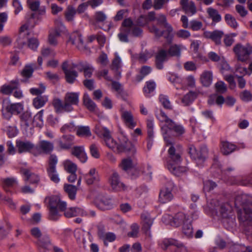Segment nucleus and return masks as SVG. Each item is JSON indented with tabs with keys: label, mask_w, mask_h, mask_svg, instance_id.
<instances>
[{
	"label": "nucleus",
	"mask_w": 252,
	"mask_h": 252,
	"mask_svg": "<svg viewBox=\"0 0 252 252\" xmlns=\"http://www.w3.org/2000/svg\"><path fill=\"white\" fill-rule=\"evenodd\" d=\"M30 33L28 23L21 26L19 30V35L16 42V46L19 49H23L27 46L30 49L35 51L37 49L39 42L35 37L29 38L28 36Z\"/></svg>",
	"instance_id": "1"
},
{
	"label": "nucleus",
	"mask_w": 252,
	"mask_h": 252,
	"mask_svg": "<svg viewBox=\"0 0 252 252\" xmlns=\"http://www.w3.org/2000/svg\"><path fill=\"white\" fill-rule=\"evenodd\" d=\"M156 118L164 125L161 127V130L163 134L167 133L168 130H172L177 135H181L185 132V129L183 126L176 124L172 120L168 118L165 112L161 109L156 112Z\"/></svg>",
	"instance_id": "2"
},
{
	"label": "nucleus",
	"mask_w": 252,
	"mask_h": 252,
	"mask_svg": "<svg viewBox=\"0 0 252 252\" xmlns=\"http://www.w3.org/2000/svg\"><path fill=\"white\" fill-rule=\"evenodd\" d=\"M162 220L164 223L177 227L181 226L190 219L189 215L183 211H180L175 214L173 217L169 215H164Z\"/></svg>",
	"instance_id": "3"
},
{
	"label": "nucleus",
	"mask_w": 252,
	"mask_h": 252,
	"mask_svg": "<svg viewBox=\"0 0 252 252\" xmlns=\"http://www.w3.org/2000/svg\"><path fill=\"white\" fill-rule=\"evenodd\" d=\"M164 139L166 145L170 146L168 150V153L171 159V161L169 162H175L177 164L180 163L181 161L180 153L181 147L180 145L175 146L172 140L166 136H164Z\"/></svg>",
	"instance_id": "4"
},
{
	"label": "nucleus",
	"mask_w": 252,
	"mask_h": 252,
	"mask_svg": "<svg viewBox=\"0 0 252 252\" xmlns=\"http://www.w3.org/2000/svg\"><path fill=\"white\" fill-rule=\"evenodd\" d=\"M58 162L57 157L54 154L51 155L49 158L48 166L46 168V171L49 178L52 182L56 184L60 181L59 175L56 169Z\"/></svg>",
	"instance_id": "5"
},
{
	"label": "nucleus",
	"mask_w": 252,
	"mask_h": 252,
	"mask_svg": "<svg viewBox=\"0 0 252 252\" xmlns=\"http://www.w3.org/2000/svg\"><path fill=\"white\" fill-rule=\"evenodd\" d=\"M189 153L197 165L202 166L207 157L208 150L205 147L196 149L194 146H191L189 148Z\"/></svg>",
	"instance_id": "6"
},
{
	"label": "nucleus",
	"mask_w": 252,
	"mask_h": 252,
	"mask_svg": "<svg viewBox=\"0 0 252 252\" xmlns=\"http://www.w3.org/2000/svg\"><path fill=\"white\" fill-rule=\"evenodd\" d=\"M23 109V105L19 103H11L9 102H4L2 108V114L3 117L9 120L13 114H19Z\"/></svg>",
	"instance_id": "7"
},
{
	"label": "nucleus",
	"mask_w": 252,
	"mask_h": 252,
	"mask_svg": "<svg viewBox=\"0 0 252 252\" xmlns=\"http://www.w3.org/2000/svg\"><path fill=\"white\" fill-rule=\"evenodd\" d=\"M95 133L102 138L107 147L114 148L115 145L114 139L112 138L110 130L106 127L98 125L95 128Z\"/></svg>",
	"instance_id": "8"
},
{
	"label": "nucleus",
	"mask_w": 252,
	"mask_h": 252,
	"mask_svg": "<svg viewBox=\"0 0 252 252\" xmlns=\"http://www.w3.org/2000/svg\"><path fill=\"white\" fill-rule=\"evenodd\" d=\"M233 51L239 61L245 62L248 59L250 55L252 54V45L247 43L243 46L241 44H237L234 47Z\"/></svg>",
	"instance_id": "9"
},
{
	"label": "nucleus",
	"mask_w": 252,
	"mask_h": 252,
	"mask_svg": "<svg viewBox=\"0 0 252 252\" xmlns=\"http://www.w3.org/2000/svg\"><path fill=\"white\" fill-rule=\"evenodd\" d=\"M163 28L165 29V31H160L157 27L153 25L149 27V29L150 32L154 33L156 36H163L167 42L170 43L172 42L174 37L173 28L170 24L166 25V26Z\"/></svg>",
	"instance_id": "10"
},
{
	"label": "nucleus",
	"mask_w": 252,
	"mask_h": 252,
	"mask_svg": "<svg viewBox=\"0 0 252 252\" xmlns=\"http://www.w3.org/2000/svg\"><path fill=\"white\" fill-rule=\"evenodd\" d=\"M174 188V184L168 181L166 185L160 190L159 194V201L161 203H166L170 201L173 198L172 191Z\"/></svg>",
	"instance_id": "11"
},
{
	"label": "nucleus",
	"mask_w": 252,
	"mask_h": 252,
	"mask_svg": "<svg viewBox=\"0 0 252 252\" xmlns=\"http://www.w3.org/2000/svg\"><path fill=\"white\" fill-rule=\"evenodd\" d=\"M114 147L109 149L118 153L135 151L133 145L126 138L124 137L119 143L114 140Z\"/></svg>",
	"instance_id": "12"
},
{
	"label": "nucleus",
	"mask_w": 252,
	"mask_h": 252,
	"mask_svg": "<svg viewBox=\"0 0 252 252\" xmlns=\"http://www.w3.org/2000/svg\"><path fill=\"white\" fill-rule=\"evenodd\" d=\"M72 64L74 63L65 61L62 64V69L65 74L66 81L70 84L73 83L78 76L77 72L72 70L73 68H76L73 67Z\"/></svg>",
	"instance_id": "13"
},
{
	"label": "nucleus",
	"mask_w": 252,
	"mask_h": 252,
	"mask_svg": "<svg viewBox=\"0 0 252 252\" xmlns=\"http://www.w3.org/2000/svg\"><path fill=\"white\" fill-rule=\"evenodd\" d=\"M54 144L46 140H41L37 146L34 149L33 154L36 156L41 153L49 154L54 150Z\"/></svg>",
	"instance_id": "14"
},
{
	"label": "nucleus",
	"mask_w": 252,
	"mask_h": 252,
	"mask_svg": "<svg viewBox=\"0 0 252 252\" xmlns=\"http://www.w3.org/2000/svg\"><path fill=\"white\" fill-rule=\"evenodd\" d=\"M132 20L130 18L125 19L122 23L120 29V32L118 36L122 42H127L128 41L127 36L130 34V26Z\"/></svg>",
	"instance_id": "15"
},
{
	"label": "nucleus",
	"mask_w": 252,
	"mask_h": 252,
	"mask_svg": "<svg viewBox=\"0 0 252 252\" xmlns=\"http://www.w3.org/2000/svg\"><path fill=\"white\" fill-rule=\"evenodd\" d=\"M79 93L68 92L64 97L65 108L69 112L73 110V105H77L79 103Z\"/></svg>",
	"instance_id": "16"
},
{
	"label": "nucleus",
	"mask_w": 252,
	"mask_h": 252,
	"mask_svg": "<svg viewBox=\"0 0 252 252\" xmlns=\"http://www.w3.org/2000/svg\"><path fill=\"white\" fill-rule=\"evenodd\" d=\"M36 245L40 252H49L54 246L49 236L47 234H43L41 238L36 241Z\"/></svg>",
	"instance_id": "17"
},
{
	"label": "nucleus",
	"mask_w": 252,
	"mask_h": 252,
	"mask_svg": "<svg viewBox=\"0 0 252 252\" xmlns=\"http://www.w3.org/2000/svg\"><path fill=\"white\" fill-rule=\"evenodd\" d=\"M121 118L125 126L129 129H133L137 125L136 120L131 112L129 111H122L121 113Z\"/></svg>",
	"instance_id": "18"
},
{
	"label": "nucleus",
	"mask_w": 252,
	"mask_h": 252,
	"mask_svg": "<svg viewBox=\"0 0 252 252\" xmlns=\"http://www.w3.org/2000/svg\"><path fill=\"white\" fill-rule=\"evenodd\" d=\"M67 42L74 45L79 50H83L85 47L82 36L78 32H74L70 34Z\"/></svg>",
	"instance_id": "19"
},
{
	"label": "nucleus",
	"mask_w": 252,
	"mask_h": 252,
	"mask_svg": "<svg viewBox=\"0 0 252 252\" xmlns=\"http://www.w3.org/2000/svg\"><path fill=\"white\" fill-rule=\"evenodd\" d=\"M109 182L112 189L115 191L124 190L126 189V186L120 182L119 174L115 171L110 176Z\"/></svg>",
	"instance_id": "20"
},
{
	"label": "nucleus",
	"mask_w": 252,
	"mask_h": 252,
	"mask_svg": "<svg viewBox=\"0 0 252 252\" xmlns=\"http://www.w3.org/2000/svg\"><path fill=\"white\" fill-rule=\"evenodd\" d=\"M180 4L185 12L190 16L197 12V8L194 1L189 0H180Z\"/></svg>",
	"instance_id": "21"
},
{
	"label": "nucleus",
	"mask_w": 252,
	"mask_h": 252,
	"mask_svg": "<svg viewBox=\"0 0 252 252\" xmlns=\"http://www.w3.org/2000/svg\"><path fill=\"white\" fill-rule=\"evenodd\" d=\"M223 34L222 31L215 30L213 32L205 31L203 33V36L207 39H211L216 45H220L221 39Z\"/></svg>",
	"instance_id": "22"
},
{
	"label": "nucleus",
	"mask_w": 252,
	"mask_h": 252,
	"mask_svg": "<svg viewBox=\"0 0 252 252\" xmlns=\"http://www.w3.org/2000/svg\"><path fill=\"white\" fill-rule=\"evenodd\" d=\"M85 16L89 19L90 23L96 29L100 28L98 26V23H103L107 19L106 14L101 11L95 12L93 19L90 18L87 14H86Z\"/></svg>",
	"instance_id": "23"
},
{
	"label": "nucleus",
	"mask_w": 252,
	"mask_h": 252,
	"mask_svg": "<svg viewBox=\"0 0 252 252\" xmlns=\"http://www.w3.org/2000/svg\"><path fill=\"white\" fill-rule=\"evenodd\" d=\"M96 206L100 210H109L113 207L112 201L104 196H98L94 200Z\"/></svg>",
	"instance_id": "24"
},
{
	"label": "nucleus",
	"mask_w": 252,
	"mask_h": 252,
	"mask_svg": "<svg viewBox=\"0 0 252 252\" xmlns=\"http://www.w3.org/2000/svg\"><path fill=\"white\" fill-rule=\"evenodd\" d=\"M74 137L71 135H64L58 141V145L61 149L68 150L73 145Z\"/></svg>",
	"instance_id": "25"
},
{
	"label": "nucleus",
	"mask_w": 252,
	"mask_h": 252,
	"mask_svg": "<svg viewBox=\"0 0 252 252\" xmlns=\"http://www.w3.org/2000/svg\"><path fill=\"white\" fill-rule=\"evenodd\" d=\"M71 154L77 158L81 162L85 163L88 159L84 146H75L71 150Z\"/></svg>",
	"instance_id": "26"
},
{
	"label": "nucleus",
	"mask_w": 252,
	"mask_h": 252,
	"mask_svg": "<svg viewBox=\"0 0 252 252\" xmlns=\"http://www.w3.org/2000/svg\"><path fill=\"white\" fill-rule=\"evenodd\" d=\"M72 65L79 71H83L86 78L91 77L94 70L93 66L87 63H80L78 64H72Z\"/></svg>",
	"instance_id": "27"
},
{
	"label": "nucleus",
	"mask_w": 252,
	"mask_h": 252,
	"mask_svg": "<svg viewBox=\"0 0 252 252\" xmlns=\"http://www.w3.org/2000/svg\"><path fill=\"white\" fill-rule=\"evenodd\" d=\"M238 149V147L231 142L227 141L221 142L220 151L224 155H228Z\"/></svg>",
	"instance_id": "28"
},
{
	"label": "nucleus",
	"mask_w": 252,
	"mask_h": 252,
	"mask_svg": "<svg viewBox=\"0 0 252 252\" xmlns=\"http://www.w3.org/2000/svg\"><path fill=\"white\" fill-rule=\"evenodd\" d=\"M213 72L211 70H204L200 75L199 81L204 87H209L212 83Z\"/></svg>",
	"instance_id": "29"
},
{
	"label": "nucleus",
	"mask_w": 252,
	"mask_h": 252,
	"mask_svg": "<svg viewBox=\"0 0 252 252\" xmlns=\"http://www.w3.org/2000/svg\"><path fill=\"white\" fill-rule=\"evenodd\" d=\"M19 81L17 79L11 81L8 85H3L0 88V92L3 94L9 95L13 90L18 88Z\"/></svg>",
	"instance_id": "30"
},
{
	"label": "nucleus",
	"mask_w": 252,
	"mask_h": 252,
	"mask_svg": "<svg viewBox=\"0 0 252 252\" xmlns=\"http://www.w3.org/2000/svg\"><path fill=\"white\" fill-rule=\"evenodd\" d=\"M86 183L90 185L96 183L99 180V177L95 168H92L84 176Z\"/></svg>",
	"instance_id": "31"
},
{
	"label": "nucleus",
	"mask_w": 252,
	"mask_h": 252,
	"mask_svg": "<svg viewBox=\"0 0 252 252\" xmlns=\"http://www.w3.org/2000/svg\"><path fill=\"white\" fill-rule=\"evenodd\" d=\"M64 29V26L61 23V29H55L54 31L50 32L48 36V42L53 46H56L58 44L57 38L61 35V33Z\"/></svg>",
	"instance_id": "32"
},
{
	"label": "nucleus",
	"mask_w": 252,
	"mask_h": 252,
	"mask_svg": "<svg viewBox=\"0 0 252 252\" xmlns=\"http://www.w3.org/2000/svg\"><path fill=\"white\" fill-rule=\"evenodd\" d=\"M64 215L66 218H72L77 216H87L86 212L82 208L78 207H71L67 209L64 213Z\"/></svg>",
	"instance_id": "33"
},
{
	"label": "nucleus",
	"mask_w": 252,
	"mask_h": 252,
	"mask_svg": "<svg viewBox=\"0 0 252 252\" xmlns=\"http://www.w3.org/2000/svg\"><path fill=\"white\" fill-rule=\"evenodd\" d=\"M168 55L167 51L164 49L158 51L156 57V64L158 69H161L163 68V63L165 61Z\"/></svg>",
	"instance_id": "34"
},
{
	"label": "nucleus",
	"mask_w": 252,
	"mask_h": 252,
	"mask_svg": "<svg viewBox=\"0 0 252 252\" xmlns=\"http://www.w3.org/2000/svg\"><path fill=\"white\" fill-rule=\"evenodd\" d=\"M239 219L245 224L252 225V211L248 208H244L243 212L239 215Z\"/></svg>",
	"instance_id": "35"
},
{
	"label": "nucleus",
	"mask_w": 252,
	"mask_h": 252,
	"mask_svg": "<svg viewBox=\"0 0 252 252\" xmlns=\"http://www.w3.org/2000/svg\"><path fill=\"white\" fill-rule=\"evenodd\" d=\"M21 173L25 177V180L29 181L31 184H37L40 180L38 175L32 173L29 169H22Z\"/></svg>",
	"instance_id": "36"
},
{
	"label": "nucleus",
	"mask_w": 252,
	"mask_h": 252,
	"mask_svg": "<svg viewBox=\"0 0 252 252\" xmlns=\"http://www.w3.org/2000/svg\"><path fill=\"white\" fill-rule=\"evenodd\" d=\"M208 18L211 19L214 23H219L221 20V16L219 12L212 7H209L206 9Z\"/></svg>",
	"instance_id": "37"
},
{
	"label": "nucleus",
	"mask_w": 252,
	"mask_h": 252,
	"mask_svg": "<svg viewBox=\"0 0 252 252\" xmlns=\"http://www.w3.org/2000/svg\"><path fill=\"white\" fill-rule=\"evenodd\" d=\"M168 80L177 89L183 90L184 78L176 74H171L168 76Z\"/></svg>",
	"instance_id": "38"
},
{
	"label": "nucleus",
	"mask_w": 252,
	"mask_h": 252,
	"mask_svg": "<svg viewBox=\"0 0 252 252\" xmlns=\"http://www.w3.org/2000/svg\"><path fill=\"white\" fill-rule=\"evenodd\" d=\"M16 147L19 153L29 152L34 148V145L29 141H17Z\"/></svg>",
	"instance_id": "39"
},
{
	"label": "nucleus",
	"mask_w": 252,
	"mask_h": 252,
	"mask_svg": "<svg viewBox=\"0 0 252 252\" xmlns=\"http://www.w3.org/2000/svg\"><path fill=\"white\" fill-rule=\"evenodd\" d=\"M179 164V163L177 164L175 162H168L167 166L170 172L175 175L179 176L182 173L186 171V167L180 166Z\"/></svg>",
	"instance_id": "40"
},
{
	"label": "nucleus",
	"mask_w": 252,
	"mask_h": 252,
	"mask_svg": "<svg viewBox=\"0 0 252 252\" xmlns=\"http://www.w3.org/2000/svg\"><path fill=\"white\" fill-rule=\"evenodd\" d=\"M20 118L21 125L24 126L25 128L33 123L32 114L30 112L26 111L24 112L20 115Z\"/></svg>",
	"instance_id": "41"
},
{
	"label": "nucleus",
	"mask_w": 252,
	"mask_h": 252,
	"mask_svg": "<svg viewBox=\"0 0 252 252\" xmlns=\"http://www.w3.org/2000/svg\"><path fill=\"white\" fill-rule=\"evenodd\" d=\"M2 186L4 190L8 192H10V189L18 185L16 180L13 178H7L1 179Z\"/></svg>",
	"instance_id": "42"
},
{
	"label": "nucleus",
	"mask_w": 252,
	"mask_h": 252,
	"mask_svg": "<svg viewBox=\"0 0 252 252\" xmlns=\"http://www.w3.org/2000/svg\"><path fill=\"white\" fill-rule=\"evenodd\" d=\"M214 209L216 211H219L223 218H227L231 213L232 208L228 203H223L216 207Z\"/></svg>",
	"instance_id": "43"
},
{
	"label": "nucleus",
	"mask_w": 252,
	"mask_h": 252,
	"mask_svg": "<svg viewBox=\"0 0 252 252\" xmlns=\"http://www.w3.org/2000/svg\"><path fill=\"white\" fill-rule=\"evenodd\" d=\"M48 101L47 95H39L33 99L32 104L35 108L39 109L44 106Z\"/></svg>",
	"instance_id": "44"
},
{
	"label": "nucleus",
	"mask_w": 252,
	"mask_h": 252,
	"mask_svg": "<svg viewBox=\"0 0 252 252\" xmlns=\"http://www.w3.org/2000/svg\"><path fill=\"white\" fill-rule=\"evenodd\" d=\"M156 84L153 81H149L146 82V85L143 88L144 95L147 97L151 96V94L155 91Z\"/></svg>",
	"instance_id": "45"
},
{
	"label": "nucleus",
	"mask_w": 252,
	"mask_h": 252,
	"mask_svg": "<svg viewBox=\"0 0 252 252\" xmlns=\"http://www.w3.org/2000/svg\"><path fill=\"white\" fill-rule=\"evenodd\" d=\"M76 9L72 5H68L64 11V17L67 22L72 23L76 13Z\"/></svg>",
	"instance_id": "46"
},
{
	"label": "nucleus",
	"mask_w": 252,
	"mask_h": 252,
	"mask_svg": "<svg viewBox=\"0 0 252 252\" xmlns=\"http://www.w3.org/2000/svg\"><path fill=\"white\" fill-rule=\"evenodd\" d=\"M53 106L55 111L58 113H61L63 112H69L68 110L65 108V103L62 102V100L59 98L54 99L52 102Z\"/></svg>",
	"instance_id": "47"
},
{
	"label": "nucleus",
	"mask_w": 252,
	"mask_h": 252,
	"mask_svg": "<svg viewBox=\"0 0 252 252\" xmlns=\"http://www.w3.org/2000/svg\"><path fill=\"white\" fill-rule=\"evenodd\" d=\"M198 93L196 92L190 91L185 94L182 99V102L185 105H188L197 97Z\"/></svg>",
	"instance_id": "48"
},
{
	"label": "nucleus",
	"mask_w": 252,
	"mask_h": 252,
	"mask_svg": "<svg viewBox=\"0 0 252 252\" xmlns=\"http://www.w3.org/2000/svg\"><path fill=\"white\" fill-rule=\"evenodd\" d=\"M141 218L143 222V229L146 233H148L153 223V219L151 218L148 214L142 215Z\"/></svg>",
	"instance_id": "49"
},
{
	"label": "nucleus",
	"mask_w": 252,
	"mask_h": 252,
	"mask_svg": "<svg viewBox=\"0 0 252 252\" xmlns=\"http://www.w3.org/2000/svg\"><path fill=\"white\" fill-rule=\"evenodd\" d=\"M179 242L178 240L172 238H165L160 241L159 246L162 249L165 250L170 246L176 247Z\"/></svg>",
	"instance_id": "50"
},
{
	"label": "nucleus",
	"mask_w": 252,
	"mask_h": 252,
	"mask_svg": "<svg viewBox=\"0 0 252 252\" xmlns=\"http://www.w3.org/2000/svg\"><path fill=\"white\" fill-rule=\"evenodd\" d=\"M182 226L183 233L188 237H192L193 235V230L190 220H189L182 225Z\"/></svg>",
	"instance_id": "51"
},
{
	"label": "nucleus",
	"mask_w": 252,
	"mask_h": 252,
	"mask_svg": "<svg viewBox=\"0 0 252 252\" xmlns=\"http://www.w3.org/2000/svg\"><path fill=\"white\" fill-rule=\"evenodd\" d=\"M183 47V46L180 45H172L169 47L167 52V54L170 56L179 57L181 56V51Z\"/></svg>",
	"instance_id": "52"
},
{
	"label": "nucleus",
	"mask_w": 252,
	"mask_h": 252,
	"mask_svg": "<svg viewBox=\"0 0 252 252\" xmlns=\"http://www.w3.org/2000/svg\"><path fill=\"white\" fill-rule=\"evenodd\" d=\"M64 189L70 199L74 200L75 198L77 188L75 186L64 184Z\"/></svg>",
	"instance_id": "53"
},
{
	"label": "nucleus",
	"mask_w": 252,
	"mask_h": 252,
	"mask_svg": "<svg viewBox=\"0 0 252 252\" xmlns=\"http://www.w3.org/2000/svg\"><path fill=\"white\" fill-rule=\"evenodd\" d=\"M60 199L58 196L46 197L45 199V202L48 204V208H57Z\"/></svg>",
	"instance_id": "54"
},
{
	"label": "nucleus",
	"mask_w": 252,
	"mask_h": 252,
	"mask_svg": "<svg viewBox=\"0 0 252 252\" xmlns=\"http://www.w3.org/2000/svg\"><path fill=\"white\" fill-rule=\"evenodd\" d=\"M83 103L85 106L91 111H94L96 108L94 102L91 99L88 94H84L83 96Z\"/></svg>",
	"instance_id": "55"
},
{
	"label": "nucleus",
	"mask_w": 252,
	"mask_h": 252,
	"mask_svg": "<svg viewBox=\"0 0 252 252\" xmlns=\"http://www.w3.org/2000/svg\"><path fill=\"white\" fill-rule=\"evenodd\" d=\"M64 170L69 173H76L77 169V165L71 160L67 159L63 162Z\"/></svg>",
	"instance_id": "56"
},
{
	"label": "nucleus",
	"mask_w": 252,
	"mask_h": 252,
	"mask_svg": "<svg viewBox=\"0 0 252 252\" xmlns=\"http://www.w3.org/2000/svg\"><path fill=\"white\" fill-rule=\"evenodd\" d=\"M195 87V79L192 75H189L184 78L183 90H186L187 87L194 88Z\"/></svg>",
	"instance_id": "57"
},
{
	"label": "nucleus",
	"mask_w": 252,
	"mask_h": 252,
	"mask_svg": "<svg viewBox=\"0 0 252 252\" xmlns=\"http://www.w3.org/2000/svg\"><path fill=\"white\" fill-rule=\"evenodd\" d=\"M154 55L153 50H145L141 52L138 57V60L142 63H145L149 59L151 58Z\"/></svg>",
	"instance_id": "58"
},
{
	"label": "nucleus",
	"mask_w": 252,
	"mask_h": 252,
	"mask_svg": "<svg viewBox=\"0 0 252 252\" xmlns=\"http://www.w3.org/2000/svg\"><path fill=\"white\" fill-rule=\"evenodd\" d=\"M119 166L124 171H127L130 169L133 166L132 161L130 158H126L122 160Z\"/></svg>",
	"instance_id": "59"
},
{
	"label": "nucleus",
	"mask_w": 252,
	"mask_h": 252,
	"mask_svg": "<svg viewBox=\"0 0 252 252\" xmlns=\"http://www.w3.org/2000/svg\"><path fill=\"white\" fill-rule=\"evenodd\" d=\"M35 67V65L34 64L26 65L21 72V75L23 77L30 78L32 76Z\"/></svg>",
	"instance_id": "60"
},
{
	"label": "nucleus",
	"mask_w": 252,
	"mask_h": 252,
	"mask_svg": "<svg viewBox=\"0 0 252 252\" xmlns=\"http://www.w3.org/2000/svg\"><path fill=\"white\" fill-rule=\"evenodd\" d=\"M214 87L216 92L220 94L225 93L227 90L226 85L222 81H219L216 83Z\"/></svg>",
	"instance_id": "61"
},
{
	"label": "nucleus",
	"mask_w": 252,
	"mask_h": 252,
	"mask_svg": "<svg viewBox=\"0 0 252 252\" xmlns=\"http://www.w3.org/2000/svg\"><path fill=\"white\" fill-rule=\"evenodd\" d=\"M76 133L81 137H88L91 135V132L89 126H81L77 128Z\"/></svg>",
	"instance_id": "62"
},
{
	"label": "nucleus",
	"mask_w": 252,
	"mask_h": 252,
	"mask_svg": "<svg viewBox=\"0 0 252 252\" xmlns=\"http://www.w3.org/2000/svg\"><path fill=\"white\" fill-rule=\"evenodd\" d=\"M91 155L95 158H99L100 156L99 146L96 144H92L90 146Z\"/></svg>",
	"instance_id": "63"
},
{
	"label": "nucleus",
	"mask_w": 252,
	"mask_h": 252,
	"mask_svg": "<svg viewBox=\"0 0 252 252\" xmlns=\"http://www.w3.org/2000/svg\"><path fill=\"white\" fill-rule=\"evenodd\" d=\"M224 19L226 23L231 28L236 29L238 27V23L235 18L229 14L225 15Z\"/></svg>",
	"instance_id": "64"
}]
</instances>
